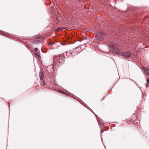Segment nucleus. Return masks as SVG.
<instances>
[{"mask_svg": "<svg viewBox=\"0 0 149 149\" xmlns=\"http://www.w3.org/2000/svg\"><path fill=\"white\" fill-rule=\"evenodd\" d=\"M43 84H44V81L43 82Z\"/></svg>", "mask_w": 149, "mask_h": 149, "instance_id": "nucleus-8", "label": "nucleus"}, {"mask_svg": "<svg viewBox=\"0 0 149 149\" xmlns=\"http://www.w3.org/2000/svg\"><path fill=\"white\" fill-rule=\"evenodd\" d=\"M40 37L38 35V36H36V38H39Z\"/></svg>", "mask_w": 149, "mask_h": 149, "instance_id": "nucleus-6", "label": "nucleus"}, {"mask_svg": "<svg viewBox=\"0 0 149 149\" xmlns=\"http://www.w3.org/2000/svg\"><path fill=\"white\" fill-rule=\"evenodd\" d=\"M143 69L145 72L146 74H148L149 75V69L144 67L143 68Z\"/></svg>", "mask_w": 149, "mask_h": 149, "instance_id": "nucleus-2", "label": "nucleus"}, {"mask_svg": "<svg viewBox=\"0 0 149 149\" xmlns=\"http://www.w3.org/2000/svg\"><path fill=\"white\" fill-rule=\"evenodd\" d=\"M54 57H54L53 58V59H54Z\"/></svg>", "mask_w": 149, "mask_h": 149, "instance_id": "nucleus-11", "label": "nucleus"}, {"mask_svg": "<svg viewBox=\"0 0 149 149\" xmlns=\"http://www.w3.org/2000/svg\"><path fill=\"white\" fill-rule=\"evenodd\" d=\"M35 54L36 56H38V58H40V54L39 52H35Z\"/></svg>", "mask_w": 149, "mask_h": 149, "instance_id": "nucleus-3", "label": "nucleus"}, {"mask_svg": "<svg viewBox=\"0 0 149 149\" xmlns=\"http://www.w3.org/2000/svg\"><path fill=\"white\" fill-rule=\"evenodd\" d=\"M147 81L149 83V79H147Z\"/></svg>", "mask_w": 149, "mask_h": 149, "instance_id": "nucleus-7", "label": "nucleus"}, {"mask_svg": "<svg viewBox=\"0 0 149 149\" xmlns=\"http://www.w3.org/2000/svg\"><path fill=\"white\" fill-rule=\"evenodd\" d=\"M40 79H42L43 78V76L42 73L41 72L40 73Z\"/></svg>", "mask_w": 149, "mask_h": 149, "instance_id": "nucleus-4", "label": "nucleus"}, {"mask_svg": "<svg viewBox=\"0 0 149 149\" xmlns=\"http://www.w3.org/2000/svg\"><path fill=\"white\" fill-rule=\"evenodd\" d=\"M103 132V131L102 130V132H101V133H102Z\"/></svg>", "mask_w": 149, "mask_h": 149, "instance_id": "nucleus-10", "label": "nucleus"}, {"mask_svg": "<svg viewBox=\"0 0 149 149\" xmlns=\"http://www.w3.org/2000/svg\"><path fill=\"white\" fill-rule=\"evenodd\" d=\"M34 50L36 51V52L38 51V49L37 48H36L34 49Z\"/></svg>", "mask_w": 149, "mask_h": 149, "instance_id": "nucleus-5", "label": "nucleus"}, {"mask_svg": "<svg viewBox=\"0 0 149 149\" xmlns=\"http://www.w3.org/2000/svg\"><path fill=\"white\" fill-rule=\"evenodd\" d=\"M121 55L126 57H129L131 55V52L129 51L124 52Z\"/></svg>", "mask_w": 149, "mask_h": 149, "instance_id": "nucleus-1", "label": "nucleus"}, {"mask_svg": "<svg viewBox=\"0 0 149 149\" xmlns=\"http://www.w3.org/2000/svg\"><path fill=\"white\" fill-rule=\"evenodd\" d=\"M43 84H44V81L43 82Z\"/></svg>", "mask_w": 149, "mask_h": 149, "instance_id": "nucleus-9", "label": "nucleus"}]
</instances>
